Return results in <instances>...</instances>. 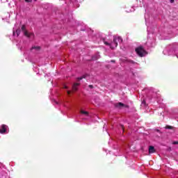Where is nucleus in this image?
Here are the masks:
<instances>
[{
  "instance_id": "nucleus-23",
  "label": "nucleus",
  "mask_w": 178,
  "mask_h": 178,
  "mask_svg": "<svg viewBox=\"0 0 178 178\" xmlns=\"http://www.w3.org/2000/svg\"><path fill=\"white\" fill-rule=\"evenodd\" d=\"M171 149H170H170H169V150H170Z\"/></svg>"
},
{
  "instance_id": "nucleus-1",
  "label": "nucleus",
  "mask_w": 178,
  "mask_h": 178,
  "mask_svg": "<svg viewBox=\"0 0 178 178\" xmlns=\"http://www.w3.org/2000/svg\"><path fill=\"white\" fill-rule=\"evenodd\" d=\"M123 42V39H122V38L119 36L118 37L114 36L113 42L109 43L105 41L104 44L105 45H108V47H110L111 49H113V48H116V47H118V42Z\"/></svg>"
},
{
  "instance_id": "nucleus-14",
  "label": "nucleus",
  "mask_w": 178,
  "mask_h": 178,
  "mask_svg": "<svg viewBox=\"0 0 178 178\" xmlns=\"http://www.w3.org/2000/svg\"><path fill=\"white\" fill-rule=\"evenodd\" d=\"M34 1H37V0H34ZM33 1V0H25V2H32Z\"/></svg>"
},
{
  "instance_id": "nucleus-17",
  "label": "nucleus",
  "mask_w": 178,
  "mask_h": 178,
  "mask_svg": "<svg viewBox=\"0 0 178 178\" xmlns=\"http://www.w3.org/2000/svg\"><path fill=\"white\" fill-rule=\"evenodd\" d=\"M121 128L123 130V131H124V127L123 125H121Z\"/></svg>"
},
{
  "instance_id": "nucleus-22",
  "label": "nucleus",
  "mask_w": 178,
  "mask_h": 178,
  "mask_svg": "<svg viewBox=\"0 0 178 178\" xmlns=\"http://www.w3.org/2000/svg\"><path fill=\"white\" fill-rule=\"evenodd\" d=\"M157 131H159V129H157Z\"/></svg>"
},
{
  "instance_id": "nucleus-21",
  "label": "nucleus",
  "mask_w": 178,
  "mask_h": 178,
  "mask_svg": "<svg viewBox=\"0 0 178 178\" xmlns=\"http://www.w3.org/2000/svg\"><path fill=\"white\" fill-rule=\"evenodd\" d=\"M111 62H112L113 63H115V60H112Z\"/></svg>"
},
{
  "instance_id": "nucleus-5",
  "label": "nucleus",
  "mask_w": 178,
  "mask_h": 178,
  "mask_svg": "<svg viewBox=\"0 0 178 178\" xmlns=\"http://www.w3.org/2000/svg\"><path fill=\"white\" fill-rule=\"evenodd\" d=\"M8 129V126L6 124H2L0 127V133L1 134H5L6 133V129Z\"/></svg>"
},
{
  "instance_id": "nucleus-9",
  "label": "nucleus",
  "mask_w": 178,
  "mask_h": 178,
  "mask_svg": "<svg viewBox=\"0 0 178 178\" xmlns=\"http://www.w3.org/2000/svg\"><path fill=\"white\" fill-rule=\"evenodd\" d=\"M81 113H82V115H86V116H88V112L85 111H81Z\"/></svg>"
},
{
  "instance_id": "nucleus-7",
  "label": "nucleus",
  "mask_w": 178,
  "mask_h": 178,
  "mask_svg": "<svg viewBox=\"0 0 178 178\" xmlns=\"http://www.w3.org/2000/svg\"><path fill=\"white\" fill-rule=\"evenodd\" d=\"M80 86V83H74L72 86V90L73 91H77L78 87Z\"/></svg>"
},
{
  "instance_id": "nucleus-19",
  "label": "nucleus",
  "mask_w": 178,
  "mask_h": 178,
  "mask_svg": "<svg viewBox=\"0 0 178 178\" xmlns=\"http://www.w3.org/2000/svg\"><path fill=\"white\" fill-rule=\"evenodd\" d=\"M171 3H173L175 2V0H170Z\"/></svg>"
},
{
  "instance_id": "nucleus-8",
  "label": "nucleus",
  "mask_w": 178,
  "mask_h": 178,
  "mask_svg": "<svg viewBox=\"0 0 178 178\" xmlns=\"http://www.w3.org/2000/svg\"><path fill=\"white\" fill-rule=\"evenodd\" d=\"M33 49H35V51H40L41 47L40 46H33L31 47V51H33Z\"/></svg>"
},
{
  "instance_id": "nucleus-10",
  "label": "nucleus",
  "mask_w": 178,
  "mask_h": 178,
  "mask_svg": "<svg viewBox=\"0 0 178 178\" xmlns=\"http://www.w3.org/2000/svg\"><path fill=\"white\" fill-rule=\"evenodd\" d=\"M165 129H168L169 130H172L173 129V127L170 126V125H167V126H165Z\"/></svg>"
},
{
  "instance_id": "nucleus-11",
  "label": "nucleus",
  "mask_w": 178,
  "mask_h": 178,
  "mask_svg": "<svg viewBox=\"0 0 178 178\" xmlns=\"http://www.w3.org/2000/svg\"><path fill=\"white\" fill-rule=\"evenodd\" d=\"M20 32H21L20 29H17L16 33H17V37H19V35H20Z\"/></svg>"
},
{
  "instance_id": "nucleus-18",
  "label": "nucleus",
  "mask_w": 178,
  "mask_h": 178,
  "mask_svg": "<svg viewBox=\"0 0 178 178\" xmlns=\"http://www.w3.org/2000/svg\"><path fill=\"white\" fill-rule=\"evenodd\" d=\"M63 88L67 89V86L66 85H64Z\"/></svg>"
},
{
  "instance_id": "nucleus-4",
  "label": "nucleus",
  "mask_w": 178,
  "mask_h": 178,
  "mask_svg": "<svg viewBox=\"0 0 178 178\" xmlns=\"http://www.w3.org/2000/svg\"><path fill=\"white\" fill-rule=\"evenodd\" d=\"M123 106L124 108H129V105H126V104H123L122 102H118V103L115 104V107L118 108V109H120Z\"/></svg>"
},
{
  "instance_id": "nucleus-6",
  "label": "nucleus",
  "mask_w": 178,
  "mask_h": 178,
  "mask_svg": "<svg viewBox=\"0 0 178 178\" xmlns=\"http://www.w3.org/2000/svg\"><path fill=\"white\" fill-rule=\"evenodd\" d=\"M156 150H155V147L154 146L149 147V154H155Z\"/></svg>"
},
{
  "instance_id": "nucleus-13",
  "label": "nucleus",
  "mask_w": 178,
  "mask_h": 178,
  "mask_svg": "<svg viewBox=\"0 0 178 178\" xmlns=\"http://www.w3.org/2000/svg\"><path fill=\"white\" fill-rule=\"evenodd\" d=\"M172 144L174 145H178V141H175V142L172 143Z\"/></svg>"
},
{
  "instance_id": "nucleus-3",
  "label": "nucleus",
  "mask_w": 178,
  "mask_h": 178,
  "mask_svg": "<svg viewBox=\"0 0 178 178\" xmlns=\"http://www.w3.org/2000/svg\"><path fill=\"white\" fill-rule=\"evenodd\" d=\"M21 30H22V31H23L24 35L26 37H28V38H30V37H31V35H34V33H29V31H27V30L26 29V25H22Z\"/></svg>"
},
{
  "instance_id": "nucleus-12",
  "label": "nucleus",
  "mask_w": 178,
  "mask_h": 178,
  "mask_svg": "<svg viewBox=\"0 0 178 178\" xmlns=\"http://www.w3.org/2000/svg\"><path fill=\"white\" fill-rule=\"evenodd\" d=\"M83 79H86V75H83L81 77L77 78V80H83Z\"/></svg>"
},
{
  "instance_id": "nucleus-2",
  "label": "nucleus",
  "mask_w": 178,
  "mask_h": 178,
  "mask_svg": "<svg viewBox=\"0 0 178 178\" xmlns=\"http://www.w3.org/2000/svg\"><path fill=\"white\" fill-rule=\"evenodd\" d=\"M136 54L138 55V56H140V58H143V56H145L147 55V51L144 49V47L139 46L135 49Z\"/></svg>"
},
{
  "instance_id": "nucleus-15",
  "label": "nucleus",
  "mask_w": 178,
  "mask_h": 178,
  "mask_svg": "<svg viewBox=\"0 0 178 178\" xmlns=\"http://www.w3.org/2000/svg\"><path fill=\"white\" fill-rule=\"evenodd\" d=\"M88 87H89V88H91V89L94 88V86H92V85H89Z\"/></svg>"
},
{
  "instance_id": "nucleus-16",
  "label": "nucleus",
  "mask_w": 178,
  "mask_h": 178,
  "mask_svg": "<svg viewBox=\"0 0 178 178\" xmlns=\"http://www.w3.org/2000/svg\"><path fill=\"white\" fill-rule=\"evenodd\" d=\"M145 104H146L145 100H143V101L142 102V105H145Z\"/></svg>"
},
{
  "instance_id": "nucleus-20",
  "label": "nucleus",
  "mask_w": 178,
  "mask_h": 178,
  "mask_svg": "<svg viewBox=\"0 0 178 178\" xmlns=\"http://www.w3.org/2000/svg\"><path fill=\"white\" fill-rule=\"evenodd\" d=\"M70 90H68L67 92V94H68V95H70Z\"/></svg>"
}]
</instances>
